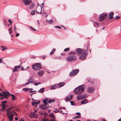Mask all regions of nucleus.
I'll return each mask as SVG.
<instances>
[{
  "mask_svg": "<svg viewBox=\"0 0 121 121\" xmlns=\"http://www.w3.org/2000/svg\"><path fill=\"white\" fill-rule=\"evenodd\" d=\"M85 88V86L84 85L80 86L74 90V92L77 94H80L84 91Z\"/></svg>",
  "mask_w": 121,
  "mask_h": 121,
  "instance_id": "1",
  "label": "nucleus"
},
{
  "mask_svg": "<svg viewBox=\"0 0 121 121\" xmlns=\"http://www.w3.org/2000/svg\"><path fill=\"white\" fill-rule=\"evenodd\" d=\"M32 67L33 69L35 71L41 69L42 65L40 63H36L32 65Z\"/></svg>",
  "mask_w": 121,
  "mask_h": 121,
  "instance_id": "2",
  "label": "nucleus"
},
{
  "mask_svg": "<svg viewBox=\"0 0 121 121\" xmlns=\"http://www.w3.org/2000/svg\"><path fill=\"white\" fill-rule=\"evenodd\" d=\"M108 15L105 13H103L101 14L99 17V21H101L105 20L108 17Z\"/></svg>",
  "mask_w": 121,
  "mask_h": 121,
  "instance_id": "3",
  "label": "nucleus"
},
{
  "mask_svg": "<svg viewBox=\"0 0 121 121\" xmlns=\"http://www.w3.org/2000/svg\"><path fill=\"white\" fill-rule=\"evenodd\" d=\"M88 50V48L86 49L85 50L82 54L79 57V58L80 60H84L86 57L88 55L87 52Z\"/></svg>",
  "mask_w": 121,
  "mask_h": 121,
  "instance_id": "4",
  "label": "nucleus"
},
{
  "mask_svg": "<svg viewBox=\"0 0 121 121\" xmlns=\"http://www.w3.org/2000/svg\"><path fill=\"white\" fill-rule=\"evenodd\" d=\"M77 59L76 56L72 55L68 57L66 59V60L69 62H73L75 61Z\"/></svg>",
  "mask_w": 121,
  "mask_h": 121,
  "instance_id": "5",
  "label": "nucleus"
},
{
  "mask_svg": "<svg viewBox=\"0 0 121 121\" xmlns=\"http://www.w3.org/2000/svg\"><path fill=\"white\" fill-rule=\"evenodd\" d=\"M7 115L9 120V121H12L13 117V115L12 111H10L7 112Z\"/></svg>",
  "mask_w": 121,
  "mask_h": 121,
  "instance_id": "6",
  "label": "nucleus"
},
{
  "mask_svg": "<svg viewBox=\"0 0 121 121\" xmlns=\"http://www.w3.org/2000/svg\"><path fill=\"white\" fill-rule=\"evenodd\" d=\"M79 70L78 69H76L73 70L70 72L69 76L70 77L76 75L78 72Z\"/></svg>",
  "mask_w": 121,
  "mask_h": 121,
  "instance_id": "7",
  "label": "nucleus"
},
{
  "mask_svg": "<svg viewBox=\"0 0 121 121\" xmlns=\"http://www.w3.org/2000/svg\"><path fill=\"white\" fill-rule=\"evenodd\" d=\"M85 50L80 48H77L76 50V52L77 55L79 56L84 52Z\"/></svg>",
  "mask_w": 121,
  "mask_h": 121,
  "instance_id": "8",
  "label": "nucleus"
},
{
  "mask_svg": "<svg viewBox=\"0 0 121 121\" xmlns=\"http://www.w3.org/2000/svg\"><path fill=\"white\" fill-rule=\"evenodd\" d=\"M2 93H3V94H1L0 93V96H3L5 95V97L6 99L8 98V96L10 95L9 92L8 91L2 92Z\"/></svg>",
  "mask_w": 121,
  "mask_h": 121,
  "instance_id": "9",
  "label": "nucleus"
},
{
  "mask_svg": "<svg viewBox=\"0 0 121 121\" xmlns=\"http://www.w3.org/2000/svg\"><path fill=\"white\" fill-rule=\"evenodd\" d=\"M22 66L21 65H19L15 66L14 67V69L12 71L13 72H15L18 70V69L21 68Z\"/></svg>",
  "mask_w": 121,
  "mask_h": 121,
  "instance_id": "10",
  "label": "nucleus"
},
{
  "mask_svg": "<svg viewBox=\"0 0 121 121\" xmlns=\"http://www.w3.org/2000/svg\"><path fill=\"white\" fill-rule=\"evenodd\" d=\"M31 0H22V2L26 5H29L31 2Z\"/></svg>",
  "mask_w": 121,
  "mask_h": 121,
  "instance_id": "11",
  "label": "nucleus"
},
{
  "mask_svg": "<svg viewBox=\"0 0 121 121\" xmlns=\"http://www.w3.org/2000/svg\"><path fill=\"white\" fill-rule=\"evenodd\" d=\"M42 8L41 5L40 6H38V5L36 9V11L37 13L39 14L41 13Z\"/></svg>",
  "mask_w": 121,
  "mask_h": 121,
  "instance_id": "12",
  "label": "nucleus"
},
{
  "mask_svg": "<svg viewBox=\"0 0 121 121\" xmlns=\"http://www.w3.org/2000/svg\"><path fill=\"white\" fill-rule=\"evenodd\" d=\"M40 108L42 109L45 110L48 109L49 108V106L48 104L42 105L40 107Z\"/></svg>",
  "mask_w": 121,
  "mask_h": 121,
  "instance_id": "13",
  "label": "nucleus"
},
{
  "mask_svg": "<svg viewBox=\"0 0 121 121\" xmlns=\"http://www.w3.org/2000/svg\"><path fill=\"white\" fill-rule=\"evenodd\" d=\"M95 89L92 87H90L87 88V91L89 93H91L93 92Z\"/></svg>",
  "mask_w": 121,
  "mask_h": 121,
  "instance_id": "14",
  "label": "nucleus"
},
{
  "mask_svg": "<svg viewBox=\"0 0 121 121\" xmlns=\"http://www.w3.org/2000/svg\"><path fill=\"white\" fill-rule=\"evenodd\" d=\"M73 97V95H71L70 96L67 97L66 98L65 100L66 101H68L72 100V98Z\"/></svg>",
  "mask_w": 121,
  "mask_h": 121,
  "instance_id": "15",
  "label": "nucleus"
},
{
  "mask_svg": "<svg viewBox=\"0 0 121 121\" xmlns=\"http://www.w3.org/2000/svg\"><path fill=\"white\" fill-rule=\"evenodd\" d=\"M58 87L57 85V84H55L54 85L51 86L50 89L51 90H54L57 88Z\"/></svg>",
  "mask_w": 121,
  "mask_h": 121,
  "instance_id": "16",
  "label": "nucleus"
},
{
  "mask_svg": "<svg viewBox=\"0 0 121 121\" xmlns=\"http://www.w3.org/2000/svg\"><path fill=\"white\" fill-rule=\"evenodd\" d=\"M40 103V102L39 101L37 102L32 101V104L33 106L35 105L36 106L37 104H39Z\"/></svg>",
  "mask_w": 121,
  "mask_h": 121,
  "instance_id": "17",
  "label": "nucleus"
},
{
  "mask_svg": "<svg viewBox=\"0 0 121 121\" xmlns=\"http://www.w3.org/2000/svg\"><path fill=\"white\" fill-rule=\"evenodd\" d=\"M44 71L43 70H39L37 73V74L40 76H42L43 73Z\"/></svg>",
  "mask_w": 121,
  "mask_h": 121,
  "instance_id": "18",
  "label": "nucleus"
},
{
  "mask_svg": "<svg viewBox=\"0 0 121 121\" xmlns=\"http://www.w3.org/2000/svg\"><path fill=\"white\" fill-rule=\"evenodd\" d=\"M114 14L113 12H111L109 13V17L108 18V19H112L113 17V16L114 15Z\"/></svg>",
  "mask_w": 121,
  "mask_h": 121,
  "instance_id": "19",
  "label": "nucleus"
},
{
  "mask_svg": "<svg viewBox=\"0 0 121 121\" xmlns=\"http://www.w3.org/2000/svg\"><path fill=\"white\" fill-rule=\"evenodd\" d=\"M88 103L87 100L86 99H84L82 100L81 102V103L82 104H86Z\"/></svg>",
  "mask_w": 121,
  "mask_h": 121,
  "instance_id": "20",
  "label": "nucleus"
},
{
  "mask_svg": "<svg viewBox=\"0 0 121 121\" xmlns=\"http://www.w3.org/2000/svg\"><path fill=\"white\" fill-rule=\"evenodd\" d=\"M65 84V83H64V82H61L58 83V86L59 87H60L63 86Z\"/></svg>",
  "mask_w": 121,
  "mask_h": 121,
  "instance_id": "21",
  "label": "nucleus"
},
{
  "mask_svg": "<svg viewBox=\"0 0 121 121\" xmlns=\"http://www.w3.org/2000/svg\"><path fill=\"white\" fill-rule=\"evenodd\" d=\"M76 52L75 51H72L69 52L68 54V55H75L76 54Z\"/></svg>",
  "mask_w": 121,
  "mask_h": 121,
  "instance_id": "22",
  "label": "nucleus"
},
{
  "mask_svg": "<svg viewBox=\"0 0 121 121\" xmlns=\"http://www.w3.org/2000/svg\"><path fill=\"white\" fill-rule=\"evenodd\" d=\"M33 82V78L31 77H30V78L28 80V82H30V83H31L32 82Z\"/></svg>",
  "mask_w": 121,
  "mask_h": 121,
  "instance_id": "23",
  "label": "nucleus"
},
{
  "mask_svg": "<svg viewBox=\"0 0 121 121\" xmlns=\"http://www.w3.org/2000/svg\"><path fill=\"white\" fill-rule=\"evenodd\" d=\"M45 91L44 88H42L40 89L38 91V92L39 93H43Z\"/></svg>",
  "mask_w": 121,
  "mask_h": 121,
  "instance_id": "24",
  "label": "nucleus"
},
{
  "mask_svg": "<svg viewBox=\"0 0 121 121\" xmlns=\"http://www.w3.org/2000/svg\"><path fill=\"white\" fill-rule=\"evenodd\" d=\"M83 97L82 95H78L77 97V99L78 100H79L80 99H83Z\"/></svg>",
  "mask_w": 121,
  "mask_h": 121,
  "instance_id": "25",
  "label": "nucleus"
},
{
  "mask_svg": "<svg viewBox=\"0 0 121 121\" xmlns=\"http://www.w3.org/2000/svg\"><path fill=\"white\" fill-rule=\"evenodd\" d=\"M48 100V99L46 98L45 99H44L43 100V102L44 104V105H47V104H48V103H47V100Z\"/></svg>",
  "mask_w": 121,
  "mask_h": 121,
  "instance_id": "26",
  "label": "nucleus"
},
{
  "mask_svg": "<svg viewBox=\"0 0 121 121\" xmlns=\"http://www.w3.org/2000/svg\"><path fill=\"white\" fill-rule=\"evenodd\" d=\"M49 116L50 117H54V119H55L56 118H55V116L54 115L53 113H51L49 115Z\"/></svg>",
  "mask_w": 121,
  "mask_h": 121,
  "instance_id": "27",
  "label": "nucleus"
},
{
  "mask_svg": "<svg viewBox=\"0 0 121 121\" xmlns=\"http://www.w3.org/2000/svg\"><path fill=\"white\" fill-rule=\"evenodd\" d=\"M56 51V49L55 48H54L52 50V51L50 52V55H52L53 53L54 52H55Z\"/></svg>",
  "mask_w": 121,
  "mask_h": 121,
  "instance_id": "28",
  "label": "nucleus"
},
{
  "mask_svg": "<svg viewBox=\"0 0 121 121\" xmlns=\"http://www.w3.org/2000/svg\"><path fill=\"white\" fill-rule=\"evenodd\" d=\"M55 101V100L53 99H49L48 101V102L49 103H51Z\"/></svg>",
  "mask_w": 121,
  "mask_h": 121,
  "instance_id": "29",
  "label": "nucleus"
},
{
  "mask_svg": "<svg viewBox=\"0 0 121 121\" xmlns=\"http://www.w3.org/2000/svg\"><path fill=\"white\" fill-rule=\"evenodd\" d=\"M10 95L12 97V99L13 100H14L15 99V96L14 95L10 94Z\"/></svg>",
  "mask_w": 121,
  "mask_h": 121,
  "instance_id": "30",
  "label": "nucleus"
},
{
  "mask_svg": "<svg viewBox=\"0 0 121 121\" xmlns=\"http://www.w3.org/2000/svg\"><path fill=\"white\" fill-rule=\"evenodd\" d=\"M2 110L3 111L5 109V105L4 104H2Z\"/></svg>",
  "mask_w": 121,
  "mask_h": 121,
  "instance_id": "31",
  "label": "nucleus"
},
{
  "mask_svg": "<svg viewBox=\"0 0 121 121\" xmlns=\"http://www.w3.org/2000/svg\"><path fill=\"white\" fill-rule=\"evenodd\" d=\"M46 21L48 22L50 24H51L53 23V21L52 20H47Z\"/></svg>",
  "mask_w": 121,
  "mask_h": 121,
  "instance_id": "32",
  "label": "nucleus"
},
{
  "mask_svg": "<svg viewBox=\"0 0 121 121\" xmlns=\"http://www.w3.org/2000/svg\"><path fill=\"white\" fill-rule=\"evenodd\" d=\"M35 10H33L31 11V14L32 15H34L35 14Z\"/></svg>",
  "mask_w": 121,
  "mask_h": 121,
  "instance_id": "33",
  "label": "nucleus"
},
{
  "mask_svg": "<svg viewBox=\"0 0 121 121\" xmlns=\"http://www.w3.org/2000/svg\"><path fill=\"white\" fill-rule=\"evenodd\" d=\"M14 31L15 33H17V30L15 26H14Z\"/></svg>",
  "mask_w": 121,
  "mask_h": 121,
  "instance_id": "34",
  "label": "nucleus"
},
{
  "mask_svg": "<svg viewBox=\"0 0 121 121\" xmlns=\"http://www.w3.org/2000/svg\"><path fill=\"white\" fill-rule=\"evenodd\" d=\"M30 89L27 88H24L23 89V90L26 91H28Z\"/></svg>",
  "mask_w": 121,
  "mask_h": 121,
  "instance_id": "35",
  "label": "nucleus"
},
{
  "mask_svg": "<svg viewBox=\"0 0 121 121\" xmlns=\"http://www.w3.org/2000/svg\"><path fill=\"white\" fill-rule=\"evenodd\" d=\"M70 102L71 105L74 106L75 105V104L73 102V101H70Z\"/></svg>",
  "mask_w": 121,
  "mask_h": 121,
  "instance_id": "36",
  "label": "nucleus"
},
{
  "mask_svg": "<svg viewBox=\"0 0 121 121\" xmlns=\"http://www.w3.org/2000/svg\"><path fill=\"white\" fill-rule=\"evenodd\" d=\"M69 48H67L64 50V51L65 52H67L69 50Z\"/></svg>",
  "mask_w": 121,
  "mask_h": 121,
  "instance_id": "37",
  "label": "nucleus"
},
{
  "mask_svg": "<svg viewBox=\"0 0 121 121\" xmlns=\"http://www.w3.org/2000/svg\"><path fill=\"white\" fill-rule=\"evenodd\" d=\"M41 83L40 82H38L37 83H35L34 84V85L35 86H37Z\"/></svg>",
  "mask_w": 121,
  "mask_h": 121,
  "instance_id": "38",
  "label": "nucleus"
},
{
  "mask_svg": "<svg viewBox=\"0 0 121 121\" xmlns=\"http://www.w3.org/2000/svg\"><path fill=\"white\" fill-rule=\"evenodd\" d=\"M31 29L33 31H36V30L35 28H34L32 27V26H31L30 27Z\"/></svg>",
  "mask_w": 121,
  "mask_h": 121,
  "instance_id": "39",
  "label": "nucleus"
},
{
  "mask_svg": "<svg viewBox=\"0 0 121 121\" xmlns=\"http://www.w3.org/2000/svg\"><path fill=\"white\" fill-rule=\"evenodd\" d=\"M8 21L9 22V23L10 24V25L12 24V22L11 20H10V19H9L8 20Z\"/></svg>",
  "mask_w": 121,
  "mask_h": 121,
  "instance_id": "40",
  "label": "nucleus"
},
{
  "mask_svg": "<svg viewBox=\"0 0 121 121\" xmlns=\"http://www.w3.org/2000/svg\"><path fill=\"white\" fill-rule=\"evenodd\" d=\"M81 117H80L79 116H75L73 118V119L78 118Z\"/></svg>",
  "mask_w": 121,
  "mask_h": 121,
  "instance_id": "41",
  "label": "nucleus"
},
{
  "mask_svg": "<svg viewBox=\"0 0 121 121\" xmlns=\"http://www.w3.org/2000/svg\"><path fill=\"white\" fill-rule=\"evenodd\" d=\"M6 49L7 48H6L5 46H4V47H3V48L2 49V51H4L5 50V49Z\"/></svg>",
  "mask_w": 121,
  "mask_h": 121,
  "instance_id": "42",
  "label": "nucleus"
},
{
  "mask_svg": "<svg viewBox=\"0 0 121 121\" xmlns=\"http://www.w3.org/2000/svg\"><path fill=\"white\" fill-rule=\"evenodd\" d=\"M7 103V102L6 101H3L1 103H2V104H4L6 103Z\"/></svg>",
  "mask_w": 121,
  "mask_h": 121,
  "instance_id": "43",
  "label": "nucleus"
},
{
  "mask_svg": "<svg viewBox=\"0 0 121 121\" xmlns=\"http://www.w3.org/2000/svg\"><path fill=\"white\" fill-rule=\"evenodd\" d=\"M30 89L32 90V91H31V90H30L29 91L30 92H32L35 91H33V89L32 88H30Z\"/></svg>",
  "mask_w": 121,
  "mask_h": 121,
  "instance_id": "44",
  "label": "nucleus"
},
{
  "mask_svg": "<svg viewBox=\"0 0 121 121\" xmlns=\"http://www.w3.org/2000/svg\"><path fill=\"white\" fill-rule=\"evenodd\" d=\"M48 119H42L41 121H48Z\"/></svg>",
  "mask_w": 121,
  "mask_h": 121,
  "instance_id": "45",
  "label": "nucleus"
},
{
  "mask_svg": "<svg viewBox=\"0 0 121 121\" xmlns=\"http://www.w3.org/2000/svg\"><path fill=\"white\" fill-rule=\"evenodd\" d=\"M54 27L55 28H59V29H61V27H60L59 26H55Z\"/></svg>",
  "mask_w": 121,
  "mask_h": 121,
  "instance_id": "46",
  "label": "nucleus"
},
{
  "mask_svg": "<svg viewBox=\"0 0 121 121\" xmlns=\"http://www.w3.org/2000/svg\"><path fill=\"white\" fill-rule=\"evenodd\" d=\"M82 96H83V98H84L86 97H87V96L85 94V95H82Z\"/></svg>",
  "mask_w": 121,
  "mask_h": 121,
  "instance_id": "47",
  "label": "nucleus"
},
{
  "mask_svg": "<svg viewBox=\"0 0 121 121\" xmlns=\"http://www.w3.org/2000/svg\"><path fill=\"white\" fill-rule=\"evenodd\" d=\"M4 96L3 97H1L0 98V99L1 100H3L4 99V98H6L5 97V95H4Z\"/></svg>",
  "mask_w": 121,
  "mask_h": 121,
  "instance_id": "48",
  "label": "nucleus"
},
{
  "mask_svg": "<svg viewBox=\"0 0 121 121\" xmlns=\"http://www.w3.org/2000/svg\"><path fill=\"white\" fill-rule=\"evenodd\" d=\"M53 112H54L57 113V112H60V111H59L57 110L56 111H54Z\"/></svg>",
  "mask_w": 121,
  "mask_h": 121,
  "instance_id": "49",
  "label": "nucleus"
},
{
  "mask_svg": "<svg viewBox=\"0 0 121 121\" xmlns=\"http://www.w3.org/2000/svg\"><path fill=\"white\" fill-rule=\"evenodd\" d=\"M76 113L77 115H78L79 116H80L81 115V114L80 112H77Z\"/></svg>",
  "mask_w": 121,
  "mask_h": 121,
  "instance_id": "50",
  "label": "nucleus"
},
{
  "mask_svg": "<svg viewBox=\"0 0 121 121\" xmlns=\"http://www.w3.org/2000/svg\"><path fill=\"white\" fill-rule=\"evenodd\" d=\"M3 60L2 59H0V63H3Z\"/></svg>",
  "mask_w": 121,
  "mask_h": 121,
  "instance_id": "51",
  "label": "nucleus"
},
{
  "mask_svg": "<svg viewBox=\"0 0 121 121\" xmlns=\"http://www.w3.org/2000/svg\"><path fill=\"white\" fill-rule=\"evenodd\" d=\"M120 18V17L119 16H117L115 17V19H118Z\"/></svg>",
  "mask_w": 121,
  "mask_h": 121,
  "instance_id": "52",
  "label": "nucleus"
},
{
  "mask_svg": "<svg viewBox=\"0 0 121 121\" xmlns=\"http://www.w3.org/2000/svg\"><path fill=\"white\" fill-rule=\"evenodd\" d=\"M20 34L19 33H17L15 35V36L16 37H17L19 36Z\"/></svg>",
  "mask_w": 121,
  "mask_h": 121,
  "instance_id": "53",
  "label": "nucleus"
},
{
  "mask_svg": "<svg viewBox=\"0 0 121 121\" xmlns=\"http://www.w3.org/2000/svg\"><path fill=\"white\" fill-rule=\"evenodd\" d=\"M14 115L15 116H18V115L17 114V113H16V112H15L14 113Z\"/></svg>",
  "mask_w": 121,
  "mask_h": 121,
  "instance_id": "54",
  "label": "nucleus"
},
{
  "mask_svg": "<svg viewBox=\"0 0 121 121\" xmlns=\"http://www.w3.org/2000/svg\"><path fill=\"white\" fill-rule=\"evenodd\" d=\"M30 82H28L26 83L25 84V85L26 86V85H28L29 84H30Z\"/></svg>",
  "mask_w": 121,
  "mask_h": 121,
  "instance_id": "55",
  "label": "nucleus"
},
{
  "mask_svg": "<svg viewBox=\"0 0 121 121\" xmlns=\"http://www.w3.org/2000/svg\"><path fill=\"white\" fill-rule=\"evenodd\" d=\"M14 108V107H10V108H9L10 110H11L13 108Z\"/></svg>",
  "mask_w": 121,
  "mask_h": 121,
  "instance_id": "56",
  "label": "nucleus"
},
{
  "mask_svg": "<svg viewBox=\"0 0 121 121\" xmlns=\"http://www.w3.org/2000/svg\"><path fill=\"white\" fill-rule=\"evenodd\" d=\"M18 119V118L17 117H15V120L16 121H17Z\"/></svg>",
  "mask_w": 121,
  "mask_h": 121,
  "instance_id": "57",
  "label": "nucleus"
},
{
  "mask_svg": "<svg viewBox=\"0 0 121 121\" xmlns=\"http://www.w3.org/2000/svg\"><path fill=\"white\" fill-rule=\"evenodd\" d=\"M12 112L13 113H14L15 112V111L14 110H12Z\"/></svg>",
  "mask_w": 121,
  "mask_h": 121,
  "instance_id": "58",
  "label": "nucleus"
},
{
  "mask_svg": "<svg viewBox=\"0 0 121 121\" xmlns=\"http://www.w3.org/2000/svg\"><path fill=\"white\" fill-rule=\"evenodd\" d=\"M12 33V30H11V31H10L9 32V33L10 34H11Z\"/></svg>",
  "mask_w": 121,
  "mask_h": 121,
  "instance_id": "59",
  "label": "nucleus"
},
{
  "mask_svg": "<svg viewBox=\"0 0 121 121\" xmlns=\"http://www.w3.org/2000/svg\"><path fill=\"white\" fill-rule=\"evenodd\" d=\"M62 108H63L64 110H65L66 108L65 107H62Z\"/></svg>",
  "mask_w": 121,
  "mask_h": 121,
  "instance_id": "60",
  "label": "nucleus"
},
{
  "mask_svg": "<svg viewBox=\"0 0 121 121\" xmlns=\"http://www.w3.org/2000/svg\"><path fill=\"white\" fill-rule=\"evenodd\" d=\"M95 23L97 25H98V26H99V24H98L96 22H95Z\"/></svg>",
  "mask_w": 121,
  "mask_h": 121,
  "instance_id": "61",
  "label": "nucleus"
},
{
  "mask_svg": "<svg viewBox=\"0 0 121 121\" xmlns=\"http://www.w3.org/2000/svg\"><path fill=\"white\" fill-rule=\"evenodd\" d=\"M22 70H24L25 69H24V67L23 66H22Z\"/></svg>",
  "mask_w": 121,
  "mask_h": 121,
  "instance_id": "62",
  "label": "nucleus"
},
{
  "mask_svg": "<svg viewBox=\"0 0 121 121\" xmlns=\"http://www.w3.org/2000/svg\"><path fill=\"white\" fill-rule=\"evenodd\" d=\"M50 121H56L55 120L53 119H52Z\"/></svg>",
  "mask_w": 121,
  "mask_h": 121,
  "instance_id": "63",
  "label": "nucleus"
},
{
  "mask_svg": "<svg viewBox=\"0 0 121 121\" xmlns=\"http://www.w3.org/2000/svg\"><path fill=\"white\" fill-rule=\"evenodd\" d=\"M118 121H121V118L119 119Z\"/></svg>",
  "mask_w": 121,
  "mask_h": 121,
  "instance_id": "64",
  "label": "nucleus"
}]
</instances>
